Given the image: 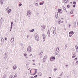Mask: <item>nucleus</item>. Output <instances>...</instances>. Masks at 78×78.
Masks as SVG:
<instances>
[{
	"label": "nucleus",
	"mask_w": 78,
	"mask_h": 78,
	"mask_svg": "<svg viewBox=\"0 0 78 78\" xmlns=\"http://www.w3.org/2000/svg\"><path fill=\"white\" fill-rule=\"evenodd\" d=\"M35 40L37 41H39V35L37 34H35Z\"/></svg>",
	"instance_id": "nucleus-1"
},
{
	"label": "nucleus",
	"mask_w": 78,
	"mask_h": 78,
	"mask_svg": "<svg viewBox=\"0 0 78 78\" xmlns=\"http://www.w3.org/2000/svg\"><path fill=\"white\" fill-rule=\"evenodd\" d=\"M27 13L28 16L30 17V16H31V12L30 11H27Z\"/></svg>",
	"instance_id": "nucleus-2"
},
{
	"label": "nucleus",
	"mask_w": 78,
	"mask_h": 78,
	"mask_svg": "<svg viewBox=\"0 0 78 78\" xmlns=\"http://www.w3.org/2000/svg\"><path fill=\"white\" fill-rule=\"evenodd\" d=\"M27 50L28 51H29V52H31V46H28Z\"/></svg>",
	"instance_id": "nucleus-3"
},
{
	"label": "nucleus",
	"mask_w": 78,
	"mask_h": 78,
	"mask_svg": "<svg viewBox=\"0 0 78 78\" xmlns=\"http://www.w3.org/2000/svg\"><path fill=\"white\" fill-rule=\"evenodd\" d=\"M47 33L48 35V36H49V37H50V30H48V31Z\"/></svg>",
	"instance_id": "nucleus-4"
},
{
	"label": "nucleus",
	"mask_w": 78,
	"mask_h": 78,
	"mask_svg": "<svg viewBox=\"0 0 78 78\" xmlns=\"http://www.w3.org/2000/svg\"><path fill=\"white\" fill-rule=\"evenodd\" d=\"M51 58L52 59H55V57H51L50 58V61H52V60L51 59Z\"/></svg>",
	"instance_id": "nucleus-5"
},
{
	"label": "nucleus",
	"mask_w": 78,
	"mask_h": 78,
	"mask_svg": "<svg viewBox=\"0 0 78 78\" xmlns=\"http://www.w3.org/2000/svg\"><path fill=\"white\" fill-rule=\"evenodd\" d=\"M14 41V38H11V43H12Z\"/></svg>",
	"instance_id": "nucleus-6"
},
{
	"label": "nucleus",
	"mask_w": 78,
	"mask_h": 78,
	"mask_svg": "<svg viewBox=\"0 0 78 78\" xmlns=\"http://www.w3.org/2000/svg\"><path fill=\"white\" fill-rule=\"evenodd\" d=\"M56 50L57 51V52H58V51H59V48H56Z\"/></svg>",
	"instance_id": "nucleus-7"
},
{
	"label": "nucleus",
	"mask_w": 78,
	"mask_h": 78,
	"mask_svg": "<svg viewBox=\"0 0 78 78\" xmlns=\"http://www.w3.org/2000/svg\"><path fill=\"white\" fill-rule=\"evenodd\" d=\"M41 27L43 28V29H45V26L44 25H42L41 26Z\"/></svg>",
	"instance_id": "nucleus-8"
},
{
	"label": "nucleus",
	"mask_w": 78,
	"mask_h": 78,
	"mask_svg": "<svg viewBox=\"0 0 78 78\" xmlns=\"http://www.w3.org/2000/svg\"><path fill=\"white\" fill-rule=\"evenodd\" d=\"M42 36H43V39H45V38L46 37L45 36V35L44 34H43Z\"/></svg>",
	"instance_id": "nucleus-9"
},
{
	"label": "nucleus",
	"mask_w": 78,
	"mask_h": 78,
	"mask_svg": "<svg viewBox=\"0 0 78 78\" xmlns=\"http://www.w3.org/2000/svg\"><path fill=\"white\" fill-rule=\"evenodd\" d=\"M8 14H9L10 13V12L11 11V9H9L8 11Z\"/></svg>",
	"instance_id": "nucleus-10"
},
{
	"label": "nucleus",
	"mask_w": 78,
	"mask_h": 78,
	"mask_svg": "<svg viewBox=\"0 0 78 78\" xmlns=\"http://www.w3.org/2000/svg\"><path fill=\"white\" fill-rule=\"evenodd\" d=\"M39 76H42V74L41 72H40L38 73Z\"/></svg>",
	"instance_id": "nucleus-11"
},
{
	"label": "nucleus",
	"mask_w": 78,
	"mask_h": 78,
	"mask_svg": "<svg viewBox=\"0 0 78 78\" xmlns=\"http://www.w3.org/2000/svg\"><path fill=\"white\" fill-rule=\"evenodd\" d=\"M17 67V66H13V69H16Z\"/></svg>",
	"instance_id": "nucleus-12"
},
{
	"label": "nucleus",
	"mask_w": 78,
	"mask_h": 78,
	"mask_svg": "<svg viewBox=\"0 0 78 78\" xmlns=\"http://www.w3.org/2000/svg\"><path fill=\"white\" fill-rule=\"evenodd\" d=\"M73 31H71L69 32V34H73Z\"/></svg>",
	"instance_id": "nucleus-13"
},
{
	"label": "nucleus",
	"mask_w": 78,
	"mask_h": 78,
	"mask_svg": "<svg viewBox=\"0 0 78 78\" xmlns=\"http://www.w3.org/2000/svg\"><path fill=\"white\" fill-rule=\"evenodd\" d=\"M13 24V22H11V28H12V27Z\"/></svg>",
	"instance_id": "nucleus-14"
},
{
	"label": "nucleus",
	"mask_w": 78,
	"mask_h": 78,
	"mask_svg": "<svg viewBox=\"0 0 78 78\" xmlns=\"http://www.w3.org/2000/svg\"><path fill=\"white\" fill-rule=\"evenodd\" d=\"M6 78V74H4L3 76V78Z\"/></svg>",
	"instance_id": "nucleus-15"
},
{
	"label": "nucleus",
	"mask_w": 78,
	"mask_h": 78,
	"mask_svg": "<svg viewBox=\"0 0 78 78\" xmlns=\"http://www.w3.org/2000/svg\"><path fill=\"white\" fill-rule=\"evenodd\" d=\"M1 42H4V39L3 38H2L1 39Z\"/></svg>",
	"instance_id": "nucleus-16"
},
{
	"label": "nucleus",
	"mask_w": 78,
	"mask_h": 78,
	"mask_svg": "<svg viewBox=\"0 0 78 78\" xmlns=\"http://www.w3.org/2000/svg\"><path fill=\"white\" fill-rule=\"evenodd\" d=\"M58 12H61V9H58Z\"/></svg>",
	"instance_id": "nucleus-17"
},
{
	"label": "nucleus",
	"mask_w": 78,
	"mask_h": 78,
	"mask_svg": "<svg viewBox=\"0 0 78 78\" xmlns=\"http://www.w3.org/2000/svg\"><path fill=\"white\" fill-rule=\"evenodd\" d=\"M33 31H34V29H32L30 30V32H31V33H32V32H33Z\"/></svg>",
	"instance_id": "nucleus-18"
},
{
	"label": "nucleus",
	"mask_w": 78,
	"mask_h": 78,
	"mask_svg": "<svg viewBox=\"0 0 78 78\" xmlns=\"http://www.w3.org/2000/svg\"><path fill=\"white\" fill-rule=\"evenodd\" d=\"M58 14V12H56L55 13V15H57Z\"/></svg>",
	"instance_id": "nucleus-19"
},
{
	"label": "nucleus",
	"mask_w": 78,
	"mask_h": 78,
	"mask_svg": "<svg viewBox=\"0 0 78 78\" xmlns=\"http://www.w3.org/2000/svg\"><path fill=\"white\" fill-rule=\"evenodd\" d=\"M53 34H56V31H55V30H54Z\"/></svg>",
	"instance_id": "nucleus-20"
},
{
	"label": "nucleus",
	"mask_w": 78,
	"mask_h": 78,
	"mask_svg": "<svg viewBox=\"0 0 78 78\" xmlns=\"http://www.w3.org/2000/svg\"><path fill=\"white\" fill-rule=\"evenodd\" d=\"M15 77H16L15 78H16V77H17V73H16L14 77L15 78Z\"/></svg>",
	"instance_id": "nucleus-21"
},
{
	"label": "nucleus",
	"mask_w": 78,
	"mask_h": 78,
	"mask_svg": "<svg viewBox=\"0 0 78 78\" xmlns=\"http://www.w3.org/2000/svg\"><path fill=\"white\" fill-rule=\"evenodd\" d=\"M67 45H66L65 46V49H66L67 48Z\"/></svg>",
	"instance_id": "nucleus-22"
},
{
	"label": "nucleus",
	"mask_w": 78,
	"mask_h": 78,
	"mask_svg": "<svg viewBox=\"0 0 78 78\" xmlns=\"http://www.w3.org/2000/svg\"><path fill=\"white\" fill-rule=\"evenodd\" d=\"M13 78V75H11L10 76V78Z\"/></svg>",
	"instance_id": "nucleus-23"
},
{
	"label": "nucleus",
	"mask_w": 78,
	"mask_h": 78,
	"mask_svg": "<svg viewBox=\"0 0 78 78\" xmlns=\"http://www.w3.org/2000/svg\"><path fill=\"white\" fill-rule=\"evenodd\" d=\"M73 10H71L70 13L71 14H73Z\"/></svg>",
	"instance_id": "nucleus-24"
},
{
	"label": "nucleus",
	"mask_w": 78,
	"mask_h": 78,
	"mask_svg": "<svg viewBox=\"0 0 78 78\" xmlns=\"http://www.w3.org/2000/svg\"><path fill=\"white\" fill-rule=\"evenodd\" d=\"M47 57V56H45L43 58V59H44V58L46 59Z\"/></svg>",
	"instance_id": "nucleus-25"
},
{
	"label": "nucleus",
	"mask_w": 78,
	"mask_h": 78,
	"mask_svg": "<svg viewBox=\"0 0 78 78\" xmlns=\"http://www.w3.org/2000/svg\"><path fill=\"white\" fill-rule=\"evenodd\" d=\"M54 70L55 71V72H56V70H57V68H55L54 69Z\"/></svg>",
	"instance_id": "nucleus-26"
},
{
	"label": "nucleus",
	"mask_w": 78,
	"mask_h": 78,
	"mask_svg": "<svg viewBox=\"0 0 78 78\" xmlns=\"http://www.w3.org/2000/svg\"><path fill=\"white\" fill-rule=\"evenodd\" d=\"M1 22H2V21H3V17H2L0 20Z\"/></svg>",
	"instance_id": "nucleus-27"
},
{
	"label": "nucleus",
	"mask_w": 78,
	"mask_h": 78,
	"mask_svg": "<svg viewBox=\"0 0 78 78\" xmlns=\"http://www.w3.org/2000/svg\"><path fill=\"white\" fill-rule=\"evenodd\" d=\"M75 47L76 49H78V46L77 45H76Z\"/></svg>",
	"instance_id": "nucleus-28"
},
{
	"label": "nucleus",
	"mask_w": 78,
	"mask_h": 78,
	"mask_svg": "<svg viewBox=\"0 0 78 78\" xmlns=\"http://www.w3.org/2000/svg\"><path fill=\"white\" fill-rule=\"evenodd\" d=\"M73 4H74V5H76V2L74 1L73 2Z\"/></svg>",
	"instance_id": "nucleus-29"
},
{
	"label": "nucleus",
	"mask_w": 78,
	"mask_h": 78,
	"mask_svg": "<svg viewBox=\"0 0 78 78\" xmlns=\"http://www.w3.org/2000/svg\"><path fill=\"white\" fill-rule=\"evenodd\" d=\"M36 73H37V72H35V73L32 74V75H36Z\"/></svg>",
	"instance_id": "nucleus-30"
},
{
	"label": "nucleus",
	"mask_w": 78,
	"mask_h": 78,
	"mask_svg": "<svg viewBox=\"0 0 78 78\" xmlns=\"http://www.w3.org/2000/svg\"><path fill=\"white\" fill-rule=\"evenodd\" d=\"M58 23L59 24H60V23H61V20H59V21H58Z\"/></svg>",
	"instance_id": "nucleus-31"
},
{
	"label": "nucleus",
	"mask_w": 78,
	"mask_h": 78,
	"mask_svg": "<svg viewBox=\"0 0 78 78\" xmlns=\"http://www.w3.org/2000/svg\"><path fill=\"white\" fill-rule=\"evenodd\" d=\"M67 7L69 8H70V5H68L67 6Z\"/></svg>",
	"instance_id": "nucleus-32"
},
{
	"label": "nucleus",
	"mask_w": 78,
	"mask_h": 78,
	"mask_svg": "<svg viewBox=\"0 0 78 78\" xmlns=\"http://www.w3.org/2000/svg\"><path fill=\"white\" fill-rule=\"evenodd\" d=\"M35 6H38V3H36L35 4Z\"/></svg>",
	"instance_id": "nucleus-33"
},
{
	"label": "nucleus",
	"mask_w": 78,
	"mask_h": 78,
	"mask_svg": "<svg viewBox=\"0 0 78 78\" xmlns=\"http://www.w3.org/2000/svg\"><path fill=\"white\" fill-rule=\"evenodd\" d=\"M55 56H56V55H57V53H56V52H55Z\"/></svg>",
	"instance_id": "nucleus-34"
},
{
	"label": "nucleus",
	"mask_w": 78,
	"mask_h": 78,
	"mask_svg": "<svg viewBox=\"0 0 78 78\" xmlns=\"http://www.w3.org/2000/svg\"><path fill=\"white\" fill-rule=\"evenodd\" d=\"M1 5L2 6V5L3 4V2H1Z\"/></svg>",
	"instance_id": "nucleus-35"
},
{
	"label": "nucleus",
	"mask_w": 78,
	"mask_h": 78,
	"mask_svg": "<svg viewBox=\"0 0 78 78\" xmlns=\"http://www.w3.org/2000/svg\"><path fill=\"white\" fill-rule=\"evenodd\" d=\"M37 75H36L35 76H34V77H35V78H36V77H37Z\"/></svg>",
	"instance_id": "nucleus-36"
},
{
	"label": "nucleus",
	"mask_w": 78,
	"mask_h": 78,
	"mask_svg": "<svg viewBox=\"0 0 78 78\" xmlns=\"http://www.w3.org/2000/svg\"><path fill=\"white\" fill-rule=\"evenodd\" d=\"M22 6V4L21 3L19 5V6Z\"/></svg>",
	"instance_id": "nucleus-37"
},
{
	"label": "nucleus",
	"mask_w": 78,
	"mask_h": 78,
	"mask_svg": "<svg viewBox=\"0 0 78 78\" xmlns=\"http://www.w3.org/2000/svg\"><path fill=\"white\" fill-rule=\"evenodd\" d=\"M62 73H63V72H62V73H61L60 75V76H61L62 75Z\"/></svg>",
	"instance_id": "nucleus-38"
},
{
	"label": "nucleus",
	"mask_w": 78,
	"mask_h": 78,
	"mask_svg": "<svg viewBox=\"0 0 78 78\" xmlns=\"http://www.w3.org/2000/svg\"><path fill=\"white\" fill-rule=\"evenodd\" d=\"M55 17H56V19H57L58 18V15H55Z\"/></svg>",
	"instance_id": "nucleus-39"
},
{
	"label": "nucleus",
	"mask_w": 78,
	"mask_h": 78,
	"mask_svg": "<svg viewBox=\"0 0 78 78\" xmlns=\"http://www.w3.org/2000/svg\"><path fill=\"white\" fill-rule=\"evenodd\" d=\"M68 2H69V0H67L65 2V3H68Z\"/></svg>",
	"instance_id": "nucleus-40"
},
{
	"label": "nucleus",
	"mask_w": 78,
	"mask_h": 78,
	"mask_svg": "<svg viewBox=\"0 0 78 78\" xmlns=\"http://www.w3.org/2000/svg\"><path fill=\"white\" fill-rule=\"evenodd\" d=\"M27 54H24V56H27Z\"/></svg>",
	"instance_id": "nucleus-41"
},
{
	"label": "nucleus",
	"mask_w": 78,
	"mask_h": 78,
	"mask_svg": "<svg viewBox=\"0 0 78 78\" xmlns=\"http://www.w3.org/2000/svg\"><path fill=\"white\" fill-rule=\"evenodd\" d=\"M75 56H72V58H75Z\"/></svg>",
	"instance_id": "nucleus-42"
},
{
	"label": "nucleus",
	"mask_w": 78,
	"mask_h": 78,
	"mask_svg": "<svg viewBox=\"0 0 78 78\" xmlns=\"http://www.w3.org/2000/svg\"><path fill=\"white\" fill-rule=\"evenodd\" d=\"M3 0H0V2H3Z\"/></svg>",
	"instance_id": "nucleus-43"
},
{
	"label": "nucleus",
	"mask_w": 78,
	"mask_h": 78,
	"mask_svg": "<svg viewBox=\"0 0 78 78\" xmlns=\"http://www.w3.org/2000/svg\"><path fill=\"white\" fill-rule=\"evenodd\" d=\"M76 52L77 53H78V49H76Z\"/></svg>",
	"instance_id": "nucleus-44"
},
{
	"label": "nucleus",
	"mask_w": 78,
	"mask_h": 78,
	"mask_svg": "<svg viewBox=\"0 0 78 78\" xmlns=\"http://www.w3.org/2000/svg\"><path fill=\"white\" fill-rule=\"evenodd\" d=\"M35 72H37V69H35Z\"/></svg>",
	"instance_id": "nucleus-45"
},
{
	"label": "nucleus",
	"mask_w": 78,
	"mask_h": 78,
	"mask_svg": "<svg viewBox=\"0 0 78 78\" xmlns=\"http://www.w3.org/2000/svg\"><path fill=\"white\" fill-rule=\"evenodd\" d=\"M63 9H64V10H65V9H66V8H65V7H64V6H63Z\"/></svg>",
	"instance_id": "nucleus-46"
},
{
	"label": "nucleus",
	"mask_w": 78,
	"mask_h": 78,
	"mask_svg": "<svg viewBox=\"0 0 78 78\" xmlns=\"http://www.w3.org/2000/svg\"><path fill=\"white\" fill-rule=\"evenodd\" d=\"M70 26H71L70 24H69V28H70Z\"/></svg>",
	"instance_id": "nucleus-47"
},
{
	"label": "nucleus",
	"mask_w": 78,
	"mask_h": 78,
	"mask_svg": "<svg viewBox=\"0 0 78 78\" xmlns=\"http://www.w3.org/2000/svg\"><path fill=\"white\" fill-rule=\"evenodd\" d=\"M72 36V35H70V34H69V37H71Z\"/></svg>",
	"instance_id": "nucleus-48"
},
{
	"label": "nucleus",
	"mask_w": 78,
	"mask_h": 78,
	"mask_svg": "<svg viewBox=\"0 0 78 78\" xmlns=\"http://www.w3.org/2000/svg\"><path fill=\"white\" fill-rule=\"evenodd\" d=\"M43 42H45V39H44V38H43Z\"/></svg>",
	"instance_id": "nucleus-49"
},
{
	"label": "nucleus",
	"mask_w": 78,
	"mask_h": 78,
	"mask_svg": "<svg viewBox=\"0 0 78 78\" xmlns=\"http://www.w3.org/2000/svg\"><path fill=\"white\" fill-rule=\"evenodd\" d=\"M32 56V54H31L29 55L30 56Z\"/></svg>",
	"instance_id": "nucleus-50"
},
{
	"label": "nucleus",
	"mask_w": 78,
	"mask_h": 78,
	"mask_svg": "<svg viewBox=\"0 0 78 78\" xmlns=\"http://www.w3.org/2000/svg\"><path fill=\"white\" fill-rule=\"evenodd\" d=\"M31 70H30V73H31Z\"/></svg>",
	"instance_id": "nucleus-51"
},
{
	"label": "nucleus",
	"mask_w": 78,
	"mask_h": 78,
	"mask_svg": "<svg viewBox=\"0 0 78 78\" xmlns=\"http://www.w3.org/2000/svg\"><path fill=\"white\" fill-rule=\"evenodd\" d=\"M29 37V35H27V38H28V37Z\"/></svg>",
	"instance_id": "nucleus-52"
},
{
	"label": "nucleus",
	"mask_w": 78,
	"mask_h": 78,
	"mask_svg": "<svg viewBox=\"0 0 78 78\" xmlns=\"http://www.w3.org/2000/svg\"><path fill=\"white\" fill-rule=\"evenodd\" d=\"M23 45V44H22V43H21V45L22 46V45Z\"/></svg>",
	"instance_id": "nucleus-53"
},
{
	"label": "nucleus",
	"mask_w": 78,
	"mask_h": 78,
	"mask_svg": "<svg viewBox=\"0 0 78 78\" xmlns=\"http://www.w3.org/2000/svg\"><path fill=\"white\" fill-rule=\"evenodd\" d=\"M43 4H44V2H42V3H41V5H43Z\"/></svg>",
	"instance_id": "nucleus-54"
},
{
	"label": "nucleus",
	"mask_w": 78,
	"mask_h": 78,
	"mask_svg": "<svg viewBox=\"0 0 78 78\" xmlns=\"http://www.w3.org/2000/svg\"><path fill=\"white\" fill-rule=\"evenodd\" d=\"M58 56H61V54H59Z\"/></svg>",
	"instance_id": "nucleus-55"
},
{
	"label": "nucleus",
	"mask_w": 78,
	"mask_h": 78,
	"mask_svg": "<svg viewBox=\"0 0 78 78\" xmlns=\"http://www.w3.org/2000/svg\"><path fill=\"white\" fill-rule=\"evenodd\" d=\"M37 15H39V13L37 12Z\"/></svg>",
	"instance_id": "nucleus-56"
},
{
	"label": "nucleus",
	"mask_w": 78,
	"mask_h": 78,
	"mask_svg": "<svg viewBox=\"0 0 78 78\" xmlns=\"http://www.w3.org/2000/svg\"><path fill=\"white\" fill-rule=\"evenodd\" d=\"M73 8H75V5H73Z\"/></svg>",
	"instance_id": "nucleus-57"
},
{
	"label": "nucleus",
	"mask_w": 78,
	"mask_h": 78,
	"mask_svg": "<svg viewBox=\"0 0 78 78\" xmlns=\"http://www.w3.org/2000/svg\"><path fill=\"white\" fill-rule=\"evenodd\" d=\"M65 10V11H66V12H67V10H66V9H65V10Z\"/></svg>",
	"instance_id": "nucleus-58"
},
{
	"label": "nucleus",
	"mask_w": 78,
	"mask_h": 78,
	"mask_svg": "<svg viewBox=\"0 0 78 78\" xmlns=\"http://www.w3.org/2000/svg\"><path fill=\"white\" fill-rule=\"evenodd\" d=\"M66 67H68V65H67L65 66Z\"/></svg>",
	"instance_id": "nucleus-59"
},
{
	"label": "nucleus",
	"mask_w": 78,
	"mask_h": 78,
	"mask_svg": "<svg viewBox=\"0 0 78 78\" xmlns=\"http://www.w3.org/2000/svg\"><path fill=\"white\" fill-rule=\"evenodd\" d=\"M12 46H14V43H13L12 44Z\"/></svg>",
	"instance_id": "nucleus-60"
},
{
	"label": "nucleus",
	"mask_w": 78,
	"mask_h": 78,
	"mask_svg": "<svg viewBox=\"0 0 78 78\" xmlns=\"http://www.w3.org/2000/svg\"><path fill=\"white\" fill-rule=\"evenodd\" d=\"M46 14V12H44V15H45Z\"/></svg>",
	"instance_id": "nucleus-61"
},
{
	"label": "nucleus",
	"mask_w": 78,
	"mask_h": 78,
	"mask_svg": "<svg viewBox=\"0 0 78 78\" xmlns=\"http://www.w3.org/2000/svg\"><path fill=\"white\" fill-rule=\"evenodd\" d=\"M76 63L77 64H78V61H77L76 62Z\"/></svg>",
	"instance_id": "nucleus-62"
},
{
	"label": "nucleus",
	"mask_w": 78,
	"mask_h": 78,
	"mask_svg": "<svg viewBox=\"0 0 78 78\" xmlns=\"http://www.w3.org/2000/svg\"><path fill=\"white\" fill-rule=\"evenodd\" d=\"M5 40H7V38H5Z\"/></svg>",
	"instance_id": "nucleus-63"
},
{
	"label": "nucleus",
	"mask_w": 78,
	"mask_h": 78,
	"mask_svg": "<svg viewBox=\"0 0 78 78\" xmlns=\"http://www.w3.org/2000/svg\"><path fill=\"white\" fill-rule=\"evenodd\" d=\"M31 78H34V77L32 76L31 77Z\"/></svg>",
	"instance_id": "nucleus-64"
}]
</instances>
